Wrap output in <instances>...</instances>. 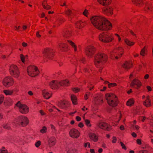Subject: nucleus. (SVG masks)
Masks as SVG:
<instances>
[{
  "label": "nucleus",
  "instance_id": "obj_34",
  "mask_svg": "<svg viewBox=\"0 0 153 153\" xmlns=\"http://www.w3.org/2000/svg\"><path fill=\"white\" fill-rule=\"evenodd\" d=\"M124 41L125 43L129 46H132L134 44V42L130 41L129 39H125Z\"/></svg>",
  "mask_w": 153,
  "mask_h": 153
},
{
  "label": "nucleus",
  "instance_id": "obj_51",
  "mask_svg": "<svg viewBox=\"0 0 153 153\" xmlns=\"http://www.w3.org/2000/svg\"><path fill=\"white\" fill-rule=\"evenodd\" d=\"M41 144V142L38 141L36 142L35 144V146L36 147H38Z\"/></svg>",
  "mask_w": 153,
  "mask_h": 153
},
{
  "label": "nucleus",
  "instance_id": "obj_31",
  "mask_svg": "<svg viewBox=\"0 0 153 153\" xmlns=\"http://www.w3.org/2000/svg\"><path fill=\"white\" fill-rule=\"evenodd\" d=\"M11 123H5L2 126L3 128L7 129H11Z\"/></svg>",
  "mask_w": 153,
  "mask_h": 153
},
{
  "label": "nucleus",
  "instance_id": "obj_39",
  "mask_svg": "<svg viewBox=\"0 0 153 153\" xmlns=\"http://www.w3.org/2000/svg\"><path fill=\"white\" fill-rule=\"evenodd\" d=\"M100 41H102V42H105V43H107L109 42L112 41V40L109 39H100Z\"/></svg>",
  "mask_w": 153,
  "mask_h": 153
},
{
  "label": "nucleus",
  "instance_id": "obj_44",
  "mask_svg": "<svg viewBox=\"0 0 153 153\" xmlns=\"http://www.w3.org/2000/svg\"><path fill=\"white\" fill-rule=\"evenodd\" d=\"M117 85L116 83H110L108 84V87L109 88L114 87Z\"/></svg>",
  "mask_w": 153,
  "mask_h": 153
},
{
  "label": "nucleus",
  "instance_id": "obj_5",
  "mask_svg": "<svg viewBox=\"0 0 153 153\" xmlns=\"http://www.w3.org/2000/svg\"><path fill=\"white\" fill-rule=\"evenodd\" d=\"M28 123L27 118L24 116H21L16 119L12 123L13 126L19 125L22 126H26Z\"/></svg>",
  "mask_w": 153,
  "mask_h": 153
},
{
  "label": "nucleus",
  "instance_id": "obj_55",
  "mask_svg": "<svg viewBox=\"0 0 153 153\" xmlns=\"http://www.w3.org/2000/svg\"><path fill=\"white\" fill-rule=\"evenodd\" d=\"M137 143L139 145H141V140L140 139H137Z\"/></svg>",
  "mask_w": 153,
  "mask_h": 153
},
{
  "label": "nucleus",
  "instance_id": "obj_28",
  "mask_svg": "<svg viewBox=\"0 0 153 153\" xmlns=\"http://www.w3.org/2000/svg\"><path fill=\"white\" fill-rule=\"evenodd\" d=\"M76 25L77 26V27L79 29H81L82 28L84 25V23L81 21H79L76 22Z\"/></svg>",
  "mask_w": 153,
  "mask_h": 153
},
{
  "label": "nucleus",
  "instance_id": "obj_12",
  "mask_svg": "<svg viewBox=\"0 0 153 153\" xmlns=\"http://www.w3.org/2000/svg\"><path fill=\"white\" fill-rule=\"evenodd\" d=\"M95 51V48L92 46L87 47L85 49V53L86 55L89 57H91L94 54Z\"/></svg>",
  "mask_w": 153,
  "mask_h": 153
},
{
  "label": "nucleus",
  "instance_id": "obj_52",
  "mask_svg": "<svg viewBox=\"0 0 153 153\" xmlns=\"http://www.w3.org/2000/svg\"><path fill=\"white\" fill-rule=\"evenodd\" d=\"M73 90L74 92L77 93L79 91V89L78 88H74Z\"/></svg>",
  "mask_w": 153,
  "mask_h": 153
},
{
  "label": "nucleus",
  "instance_id": "obj_48",
  "mask_svg": "<svg viewBox=\"0 0 153 153\" xmlns=\"http://www.w3.org/2000/svg\"><path fill=\"white\" fill-rule=\"evenodd\" d=\"M120 145L122 147V149H126V148L124 143H123L122 142H120Z\"/></svg>",
  "mask_w": 153,
  "mask_h": 153
},
{
  "label": "nucleus",
  "instance_id": "obj_6",
  "mask_svg": "<svg viewBox=\"0 0 153 153\" xmlns=\"http://www.w3.org/2000/svg\"><path fill=\"white\" fill-rule=\"evenodd\" d=\"M123 53V49L121 47L116 48L110 52L111 58L114 59V57L117 59L121 57Z\"/></svg>",
  "mask_w": 153,
  "mask_h": 153
},
{
  "label": "nucleus",
  "instance_id": "obj_38",
  "mask_svg": "<svg viewBox=\"0 0 153 153\" xmlns=\"http://www.w3.org/2000/svg\"><path fill=\"white\" fill-rule=\"evenodd\" d=\"M85 122L86 125L89 127L91 126V125L90 123V122L89 120L88 119L85 120Z\"/></svg>",
  "mask_w": 153,
  "mask_h": 153
},
{
  "label": "nucleus",
  "instance_id": "obj_4",
  "mask_svg": "<svg viewBox=\"0 0 153 153\" xmlns=\"http://www.w3.org/2000/svg\"><path fill=\"white\" fill-rule=\"evenodd\" d=\"M69 84V82L68 80H63L58 82L56 80H53L49 83L50 87L52 89H57L60 86H67Z\"/></svg>",
  "mask_w": 153,
  "mask_h": 153
},
{
  "label": "nucleus",
  "instance_id": "obj_20",
  "mask_svg": "<svg viewBox=\"0 0 153 153\" xmlns=\"http://www.w3.org/2000/svg\"><path fill=\"white\" fill-rule=\"evenodd\" d=\"M89 137L91 140L94 142H96L98 140V137L94 133H90L89 134Z\"/></svg>",
  "mask_w": 153,
  "mask_h": 153
},
{
  "label": "nucleus",
  "instance_id": "obj_24",
  "mask_svg": "<svg viewBox=\"0 0 153 153\" xmlns=\"http://www.w3.org/2000/svg\"><path fill=\"white\" fill-rule=\"evenodd\" d=\"M66 151L68 153H78V150L75 148H71L70 147H67L66 148Z\"/></svg>",
  "mask_w": 153,
  "mask_h": 153
},
{
  "label": "nucleus",
  "instance_id": "obj_59",
  "mask_svg": "<svg viewBox=\"0 0 153 153\" xmlns=\"http://www.w3.org/2000/svg\"><path fill=\"white\" fill-rule=\"evenodd\" d=\"M76 119L77 121H79L81 120V118L77 116L76 117Z\"/></svg>",
  "mask_w": 153,
  "mask_h": 153
},
{
  "label": "nucleus",
  "instance_id": "obj_19",
  "mask_svg": "<svg viewBox=\"0 0 153 153\" xmlns=\"http://www.w3.org/2000/svg\"><path fill=\"white\" fill-rule=\"evenodd\" d=\"M113 10L110 7L107 6L105 7L103 9V11L104 13L107 15H111Z\"/></svg>",
  "mask_w": 153,
  "mask_h": 153
},
{
  "label": "nucleus",
  "instance_id": "obj_13",
  "mask_svg": "<svg viewBox=\"0 0 153 153\" xmlns=\"http://www.w3.org/2000/svg\"><path fill=\"white\" fill-rule=\"evenodd\" d=\"M130 85L133 88L138 89L141 86L142 83L138 79H135L132 81Z\"/></svg>",
  "mask_w": 153,
  "mask_h": 153
},
{
  "label": "nucleus",
  "instance_id": "obj_58",
  "mask_svg": "<svg viewBox=\"0 0 153 153\" xmlns=\"http://www.w3.org/2000/svg\"><path fill=\"white\" fill-rule=\"evenodd\" d=\"M40 113L42 115H44L45 114V113L42 110H40L39 111Z\"/></svg>",
  "mask_w": 153,
  "mask_h": 153
},
{
  "label": "nucleus",
  "instance_id": "obj_11",
  "mask_svg": "<svg viewBox=\"0 0 153 153\" xmlns=\"http://www.w3.org/2000/svg\"><path fill=\"white\" fill-rule=\"evenodd\" d=\"M16 105L18 107L20 112L23 114H25L29 112V108L25 104L21 103L19 101L16 104Z\"/></svg>",
  "mask_w": 153,
  "mask_h": 153
},
{
  "label": "nucleus",
  "instance_id": "obj_7",
  "mask_svg": "<svg viewBox=\"0 0 153 153\" xmlns=\"http://www.w3.org/2000/svg\"><path fill=\"white\" fill-rule=\"evenodd\" d=\"M53 53L54 51L51 48L45 49L43 52L44 61L47 62L48 59H51Z\"/></svg>",
  "mask_w": 153,
  "mask_h": 153
},
{
  "label": "nucleus",
  "instance_id": "obj_21",
  "mask_svg": "<svg viewBox=\"0 0 153 153\" xmlns=\"http://www.w3.org/2000/svg\"><path fill=\"white\" fill-rule=\"evenodd\" d=\"M68 46L64 43H61L59 45V49L62 51H67Z\"/></svg>",
  "mask_w": 153,
  "mask_h": 153
},
{
  "label": "nucleus",
  "instance_id": "obj_26",
  "mask_svg": "<svg viewBox=\"0 0 153 153\" xmlns=\"http://www.w3.org/2000/svg\"><path fill=\"white\" fill-rule=\"evenodd\" d=\"M65 14L69 17L71 18L72 15H74V12L70 9H68L65 11Z\"/></svg>",
  "mask_w": 153,
  "mask_h": 153
},
{
  "label": "nucleus",
  "instance_id": "obj_9",
  "mask_svg": "<svg viewBox=\"0 0 153 153\" xmlns=\"http://www.w3.org/2000/svg\"><path fill=\"white\" fill-rule=\"evenodd\" d=\"M28 75L31 77L35 76L39 73L38 68L33 65L29 66L27 68Z\"/></svg>",
  "mask_w": 153,
  "mask_h": 153
},
{
  "label": "nucleus",
  "instance_id": "obj_53",
  "mask_svg": "<svg viewBox=\"0 0 153 153\" xmlns=\"http://www.w3.org/2000/svg\"><path fill=\"white\" fill-rule=\"evenodd\" d=\"M117 140V138L116 137H113V140L112 141V142L113 143H115L116 142Z\"/></svg>",
  "mask_w": 153,
  "mask_h": 153
},
{
  "label": "nucleus",
  "instance_id": "obj_63",
  "mask_svg": "<svg viewBox=\"0 0 153 153\" xmlns=\"http://www.w3.org/2000/svg\"><path fill=\"white\" fill-rule=\"evenodd\" d=\"M149 77V75L148 74H146V75H145L144 76V78L145 79H148Z\"/></svg>",
  "mask_w": 153,
  "mask_h": 153
},
{
  "label": "nucleus",
  "instance_id": "obj_37",
  "mask_svg": "<svg viewBox=\"0 0 153 153\" xmlns=\"http://www.w3.org/2000/svg\"><path fill=\"white\" fill-rule=\"evenodd\" d=\"M132 2H133L135 4L137 5V4H140L142 3V0H132Z\"/></svg>",
  "mask_w": 153,
  "mask_h": 153
},
{
  "label": "nucleus",
  "instance_id": "obj_25",
  "mask_svg": "<svg viewBox=\"0 0 153 153\" xmlns=\"http://www.w3.org/2000/svg\"><path fill=\"white\" fill-rule=\"evenodd\" d=\"M98 2L104 6H106L109 4L111 0H97Z\"/></svg>",
  "mask_w": 153,
  "mask_h": 153
},
{
  "label": "nucleus",
  "instance_id": "obj_29",
  "mask_svg": "<svg viewBox=\"0 0 153 153\" xmlns=\"http://www.w3.org/2000/svg\"><path fill=\"white\" fill-rule=\"evenodd\" d=\"M3 92L7 96L11 95L13 94V90H4L3 91Z\"/></svg>",
  "mask_w": 153,
  "mask_h": 153
},
{
  "label": "nucleus",
  "instance_id": "obj_17",
  "mask_svg": "<svg viewBox=\"0 0 153 153\" xmlns=\"http://www.w3.org/2000/svg\"><path fill=\"white\" fill-rule=\"evenodd\" d=\"M42 94L43 97L46 99L50 98L52 95L51 92H49L48 90L45 89L42 90Z\"/></svg>",
  "mask_w": 153,
  "mask_h": 153
},
{
  "label": "nucleus",
  "instance_id": "obj_64",
  "mask_svg": "<svg viewBox=\"0 0 153 153\" xmlns=\"http://www.w3.org/2000/svg\"><path fill=\"white\" fill-rule=\"evenodd\" d=\"M28 94L30 96L33 95V94L32 92L31 91H29L28 92Z\"/></svg>",
  "mask_w": 153,
  "mask_h": 153
},
{
  "label": "nucleus",
  "instance_id": "obj_56",
  "mask_svg": "<svg viewBox=\"0 0 153 153\" xmlns=\"http://www.w3.org/2000/svg\"><path fill=\"white\" fill-rule=\"evenodd\" d=\"M78 126L80 128H82L83 127L84 125L82 123L80 122L79 123Z\"/></svg>",
  "mask_w": 153,
  "mask_h": 153
},
{
  "label": "nucleus",
  "instance_id": "obj_50",
  "mask_svg": "<svg viewBox=\"0 0 153 153\" xmlns=\"http://www.w3.org/2000/svg\"><path fill=\"white\" fill-rule=\"evenodd\" d=\"M94 86L91 84H90L88 86V88H89V90L91 91L93 88Z\"/></svg>",
  "mask_w": 153,
  "mask_h": 153
},
{
  "label": "nucleus",
  "instance_id": "obj_62",
  "mask_svg": "<svg viewBox=\"0 0 153 153\" xmlns=\"http://www.w3.org/2000/svg\"><path fill=\"white\" fill-rule=\"evenodd\" d=\"M147 88L149 91H150L152 90L151 88L149 86H147Z\"/></svg>",
  "mask_w": 153,
  "mask_h": 153
},
{
  "label": "nucleus",
  "instance_id": "obj_46",
  "mask_svg": "<svg viewBox=\"0 0 153 153\" xmlns=\"http://www.w3.org/2000/svg\"><path fill=\"white\" fill-rule=\"evenodd\" d=\"M4 97L3 95H0V104H1L3 101Z\"/></svg>",
  "mask_w": 153,
  "mask_h": 153
},
{
  "label": "nucleus",
  "instance_id": "obj_8",
  "mask_svg": "<svg viewBox=\"0 0 153 153\" xmlns=\"http://www.w3.org/2000/svg\"><path fill=\"white\" fill-rule=\"evenodd\" d=\"M10 75L13 77L18 78L20 76V72L17 67L14 65H11L9 68Z\"/></svg>",
  "mask_w": 153,
  "mask_h": 153
},
{
  "label": "nucleus",
  "instance_id": "obj_49",
  "mask_svg": "<svg viewBox=\"0 0 153 153\" xmlns=\"http://www.w3.org/2000/svg\"><path fill=\"white\" fill-rule=\"evenodd\" d=\"M42 5L44 8L46 9L47 10H48L50 8V7L49 5H47V6H46L44 4V3H42Z\"/></svg>",
  "mask_w": 153,
  "mask_h": 153
},
{
  "label": "nucleus",
  "instance_id": "obj_47",
  "mask_svg": "<svg viewBox=\"0 0 153 153\" xmlns=\"http://www.w3.org/2000/svg\"><path fill=\"white\" fill-rule=\"evenodd\" d=\"M84 147L85 148L87 147L90 148V144L89 142H87L85 143Z\"/></svg>",
  "mask_w": 153,
  "mask_h": 153
},
{
  "label": "nucleus",
  "instance_id": "obj_33",
  "mask_svg": "<svg viewBox=\"0 0 153 153\" xmlns=\"http://www.w3.org/2000/svg\"><path fill=\"white\" fill-rule=\"evenodd\" d=\"M68 41L69 44L74 48V51L76 52L77 51V48L76 45L71 40H68Z\"/></svg>",
  "mask_w": 153,
  "mask_h": 153
},
{
  "label": "nucleus",
  "instance_id": "obj_22",
  "mask_svg": "<svg viewBox=\"0 0 153 153\" xmlns=\"http://www.w3.org/2000/svg\"><path fill=\"white\" fill-rule=\"evenodd\" d=\"M68 105V102L66 101H64L61 102H59L58 104V105L62 108H66Z\"/></svg>",
  "mask_w": 153,
  "mask_h": 153
},
{
  "label": "nucleus",
  "instance_id": "obj_35",
  "mask_svg": "<svg viewBox=\"0 0 153 153\" xmlns=\"http://www.w3.org/2000/svg\"><path fill=\"white\" fill-rule=\"evenodd\" d=\"M147 52L146 49V47H144L142 50L140 52V54L141 56H144Z\"/></svg>",
  "mask_w": 153,
  "mask_h": 153
},
{
  "label": "nucleus",
  "instance_id": "obj_23",
  "mask_svg": "<svg viewBox=\"0 0 153 153\" xmlns=\"http://www.w3.org/2000/svg\"><path fill=\"white\" fill-rule=\"evenodd\" d=\"M143 104L146 107H149L151 106V102L149 96H147L146 100L143 102Z\"/></svg>",
  "mask_w": 153,
  "mask_h": 153
},
{
  "label": "nucleus",
  "instance_id": "obj_2",
  "mask_svg": "<svg viewBox=\"0 0 153 153\" xmlns=\"http://www.w3.org/2000/svg\"><path fill=\"white\" fill-rule=\"evenodd\" d=\"M107 58V55L103 53H99L95 56L94 63L97 67L100 68L99 71L100 72L102 68V65L106 62Z\"/></svg>",
  "mask_w": 153,
  "mask_h": 153
},
{
  "label": "nucleus",
  "instance_id": "obj_32",
  "mask_svg": "<svg viewBox=\"0 0 153 153\" xmlns=\"http://www.w3.org/2000/svg\"><path fill=\"white\" fill-rule=\"evenodd\" d=\"M134 101L133 99H129L126 102L127 106H131L134 104Z\"/></svg>",
  "mask_w": 153,
  "mask_h": 153
},
{
  "label": "nucleus",
  "instance_id": "obj_54",
  "mask_svg": "<svg viewBox=\"0 0 153 153\" xmlns=\"http://www.w3.org/2000/svg\"><path fill=\"white\" fill-rule=\"evenodd\" d=\"M146 7L147 9L149 10H150V8L151 7V6L150 4H147L146 5Z\"/></svg>",
  "mask_w": 153,
  "mask_h": 153
},
{
  "label": "nucleus",
  "instance_id": "obj_40",
  "mask_svg": "<svg viewBox=\"0 0 153 153\" xmlns=\"http://www.w3.org/2000/svg\"><path fill=\"white\" fill-rule=\"evenodd\" d=\"M47 128L45 126H44L40 130V132L42 133H44L46 132Z\"/></svg>",
  "mask_w": 153,
  "mask_h": 153
},
{
  "label": "nucleus",
  "instance_id": "obj_1",
  "mask_svg": "<svg viewBox=\"0 0 153 153\" xmlns=\"http://www.w3.org/2000/svg\"><path fill=\"white\" fill-rule=\"evenodd\" d=\"M91 23L97 28L102 30L110 29L111 24L106 19L101 16H93L90 18Z\"/></svg>",
  "mask_w": 153,
  "mask_h": 153
},
{
  "label": "nucleus",
  "instance_id": "obj_60",
  "mask_svg": "<svg viewBox=\"0 0 153 153\" xmlns=\"http://www.w3.org/2000/svg\"><path fill=\"white\" fill-rule=\"evenodd\" d=\"M132 136L134 137H137V134L135 132H133L131 134Z\"/></svg>",
  "mask_w": 153,
  "mask_h": 153
},
{
  "label": "nucleus",
  "instance_id": "obj_30",
  "mask_svg": "<svg viewBox=\"0 0 153 153\" xmlns=\"http://www.w3.org/2000/svg\"><path fill=\"white\" fill-rule=\"evenodd\" d=\"M71 99L73 103L76 105L77 104V98L74 95L72 94L71 96Z\"/></svg>",
  "mask_w": 153,
  "mask_h": 153
},
{
  "label": "nucleus",
  "instance_id": "obj_36",
  "mask_svg": "<svg viewBox=\"0 0 153 153\" xmlns=\"http://www.w3.org/2000/svg\"><path fill=\"white\" fill-rule=\"evenodd\" d=\"M64 36L65 37H69L71 35V33L68 30L66 31L63 34Z\"/></svg>",
  "mask_w": 153,
  "mask_h": 153
},
{
  "label": "nucleus",
  "instance_id": "obj_43",
  "mask_svg": "<svg viewBox=\"0 0 153 153\" xmlns=\"http://www.w3.org/2000/svg\"><path fill=\"white\" fill-rule=\"evenodd\" d=\"M90 92H87L85 95L84 98L86 100L88 98V96L90 94Z\"/></svg>",
  "mask_w": 153,
  "mask_h": 153
},
{
  "label": "nucleus",
  "instance_id": "obj_61",
  "mask_svg": "<svg viewBox=\"0 0 153 153\" xmlns=\"http://www.w3.org/2000/svg\"><path fill=\"white\" fill-rule=\"evenodd\" d=\"M51 128L52 129L54 130L55 131H56L55 127L52 125H51Z\"/></svg>",
  "mask_w": 153,
  "mask_h": 153
},
{
  "label": "nucleus",
  "instance_id": "obj_57",
  "mask_svg": "<svg viewBox=\"0 0 153 153\" xmlns=\"http://www.w3.org/2000/svg\"><path fill=\"white\" fill-rule=\"evenodd\" d=\"M133 126L134 127V128H135V129H136L137 130H138L139 128V126L137 125H134Z\"/></svg>",
  "mask_w": 153,
  "mask_h": 153
},
{
  "label": "nucleus",
  "instance_id": "obj_27",
  "mask_svg": "<svg viewBox=\"0 0 153 153\" xmlns=\"http://www.w3.org/2000/svg\"><path fill=\"white\" fill-rule=\"evenodd\" d=\"M113 37L105 33H103L100 35L99 38H112Z\"/></svg>",
  "mask_w": 153,
  "mask_h": 153
},
{
  "label": "nucleus",
  "instance_id": "obj_41",
  "mask_svg": "<svg viewBox=\"0 0 153 153\" xmlns=\"http://www.w3.org/2000/svg\"><path fill=\"white\" fill-rule=\"evenodd\" d=\"M27 57V56H25L23 54H20V59L22 62L23 63H24L25 61V59Z\"/></svg>",
  "mask_w": 153,
  "mask_h": 153
},
{
  "label": "nucleus",
  "instance_id": "obj_10",
  "mask_svg": "<svg viewBox=\"0 0 153 153\" xmlns=\"http://www.w3.org/2000/svg\"><path fill=\"white\" fill-rule=\"evenodd\" d=\"M14 80L10 76H8L4 78L2 81L3 85L7 88L12 86L14 83Z\"/></svg>",
  "mask_w": 153,
  "mask_h": 153
},
{
  "label": "nucleus",
  "instance_id": "obj_18",
  "mask_svg": "<svg viewBox=\"0 0 153 153\" xmlns=\"http://www.w3.org/2000/svg\"><path fill=\"white\" fill-rule=\"evenodd\" d=\"M132 63L131 61H126L122 65L123 67L126 69H128L132 67Z\"/></svg>",
  "mask_w": 153,
  "mask_h": 153
},
{
  "label": "nucleus",
  "instance_id": "obj_42",
  "mask_svg": "<svg viewBox=\"0 0 153 153\" xmlns=\"http://www.w3.org/2000/svg\"><path fill=\"white\" fill-rule=\"evenodd\" d=\"M0 151V153H7V150L4 147H2Z\"/></svg>",
  "mask_w": 153,
  "mask_h": 153
},
{
  "label": "nucleus",
  "instance_id": "obj_45",
  "mask_svg": "<svg viewBox=\"0 0 153 153\" xmlns=\"http://www.w3.org/2000/svg\"><path fill=\"white\" fill-rule=\"evenodd\" d=\"M89 14L88 10L85 9L83 12V14L86 17H88V14Z\"/></svg>",
  "mask_w": 153,
  "mask_h": 153
},
{
  "label": "nucleus",
  "instance_id": "obj_3",
  "mask_svg": "<svg viewBox=\"0 0 153 153\" xmlns=\"http://www.w3.org/2000/svg\"><path fill=\"white\" fill-rule=\"evenodd\" d=\"M105 98L107 101L108 104L110 106L115 107L117 105L118 103V100L117 97L112 93H108L105 95Z\"/></svg>",
  "mask_w": 153,
  "mask_h": 153
},
{
  "label": "nucleus",
  "instance_id": "obj_15",
  "mask_svg": "<svg viewBox=\"0 0 153 153\" xmlns=\"http://www.w3.org/2000/svg\"><path fill=\"white\" fill-rule=\"evenodd\" d=\"M48 147L50 148L53 147L56 143V140L54 137L51 136L48 137Z\"/></svg>",
  "mask_w": 153,
  "mask_h": 153
},
{
  "label": "nucleus",
  "instance_id": "obj_14",
  "mask_svg": "<svg viewBox=\"0 0 153 153\" xmlns=\"http://www.w3.org/2000/svg\"><path fill=\"white\" fill-rule=\"evenodd\" d=\"M97 126L101 129L106 130H110L111 128V126L107 123L103 122H100L97 124Z\"/></svg>",
  "mask_w": 153,
  "mask_h": 153
},
{
  "label": "nucleus",
  "instance_id": "obj_16",
  "mask_svg": "<svg viewBox=\"0 0 153 153\" xmlns=\"http://www.w3.org/2000/svg\"><path fill=\"white\" fill-rule=\"evenodd\" d=\"M70 136L73 138H76L79 136V132L77 129L73 128L71 129L69 131Z\"/></svg>",
  "mask_w": 153,
  "mask_h": 153
}]
</instances>
